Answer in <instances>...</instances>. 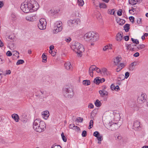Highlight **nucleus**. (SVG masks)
Segmentation results:
<instances>
[{
  "label": "nucleus",
  "instance_id": "nucleus-1",
  "mask_svg": "<svg viewBox=\"0 0 148 148\" xmlns=\"http://www.w3.org/2000/svg\"><path fill=\"white\" fill-rule=\"evenodd\" d=\"M33 128L36 132H41L46 129V124L40 119H37L34 120L33 123Z\"/></svg>",
  "mask_w": 148,
  "mask_h": 148
},
{
  "label": "nucleus",
  "instance_id": "nucleus-2",
  "mask_svg": "<svg viewBox=\"0 0 148 148\" xmlns=\"http://www.w3.org/2000/svg\"><path fill=\"white\" fill-rule=\"evenodd\" d=\"M32 1H29L27 4L22 3L21 6V9L24 12L29 13V12H32L36 10V8H35V6L32 3Z\"/></svg>",
  "mask_w": 148,
  "mask_h": 148
},
{
  "label": "nucleus",
  "instance_id": "nucleus-3",
  "mask_svg": "<svg viewBox=\"0 0 148 148\" xmlns=\"http://www.w3.org/2000/svg\"><path fill=\"white\" fill-rule=\"evenodd\" d=\"M99 34L97 33L90 32L85 34L84 38L86 41L94 42L99 39Z\"/></svg>",
  "mask_w": 148,
  "mask_h": 148
},
{
  "label": "nucleus",
  "instance_id": "nucleus-4",
  "mask_svg": "<svg viewBox=\"0 0 148 148\" xmlns=\"http://www.w3.org/2000/svg\"><path fill=\"white\" fill-rule=\"evenodd\" d=\"M71 48L75 49L78 56H82V53L84 51V47L81 44L77 42H75L72 43Z\"/></svg>",
  "mask_w": 148,
  "mask_h": 148
},
{
  "label": "nucleus",
  "instance_id": "nucleus-5",
  "mask_svg": "<svg viewBox=\"0 0 148 148\" xmlns=\"http://www.w3.org/2000/svg\"><path fill=\"white\" fill-rule=\"evenodd\" d=\"M62 91L64 95L66 97L71 98L74 95L73 87L71 86H67L66 87L63 88Z\"/></svg>",
  "mask_w": 148,
  "mask_h": 148
},
{
  "label": "nucleus",
  "instance_id": "nucleus-6",
  "mask_svg": "<svg viewBox=\"0 0 148 148\" xmlns=\"http://www.w3.org/2000/svg\"><path fill=\"white\" fill-rule=\"evenodd\" d=\"M46 25L47 22L45 19L41 18L40 19L38 26L40 29L43 30L46 29Z\"/></svg>",
  "mask_w": 148,
  "mask_h": 148
},
{
  "label": "nucleus",
  "instance_id": "nucleus-7",
  "mask_svg": "<svg viewBox=\"0 0 148 148\" xmlns=\"http://www.w3.org/2000/svg\"><path fill=\"white\" fill-rule=\"evenodd\" d=\"M140 123V122L138 120H135L134 123L133 129L135 130H140L141 128Z\"/></svg>",
  "mask_w": 148,
  "mask_h": 148
},
{
  "label": "nucleus",
  "instance_id": "nucleus-8",
  "mask_svg": "<svg viewBox=\"0 0 148 148\" xmlns=\"http://www.w3.org/2000/svg\"><path fill=\"white\" fill-rule=\"evenodd\" d=\"M147 98V95L145 94H142L140 97H138L137 99V101L140 102V103H142L144 102L145 101Z\"/></svg>",
  "mask_w": 148,
  "mask_h": 148
},
{
  "label": "nucleus",
  "instance_id": "nucleus-9",
  "mask_svg": "<svg viewBox=\"0 0 148 148\" xmlns=\"http://www.w3.org/2000/svg\"><path fill=\"white\" fill-rule=\"evenodd\" d=\"M109 125L110 126V128L111 130L112 131L116 130L119 127V126L118 125L117 123H113L112 124H110V123L109 124Z\"/></svg>",
  "mask_w": 148,
  "mask_h": 148
},
{
  "label": "nucleus",
  "instance_id": "nucleus-10",
  "mask_svg": "<svg viewBox=\"0 0 148 148\" xmlns=\"http://www.w3.org/2000/svg\"><path fill=\"white\" fill-rule=\"evenodd\" d=\"M37 17L36 15L33 16H27L26 17L27 20L29 21H34L36 20Z\"/></svg>",
  "mask_w": 148,
  "mask_h": 148
},
{
  "label": "nucleus",
  "instance_id": "nucleus-11",
  "mask_svg": "<svg viewBox=\"0 0 148 148\" xmlns=\"http://www.w3.org/2000/svg\"><path fill=\"white\" fill-rule=\"evenodd\" d=\"M64 66L67 70L70 71L72 70L73 67L70 62H66L64 64Z\"/></svg>",
  "mask_w": 148,
  "mask_h": 148
},
{
  "label": "nucleus",
  "instance_id": "nucleus-12",
  "mask_svg": "<svg viewBox=\"0 0 148 148\" xmlns=\"http://www.w3.org/2000/svg\"><path fill=\"white\" fill-rule=\"evenodd\" d=\"M137 65V63L134 61L129 66V70L130 71H132L135 69V66Z\"/></svg>",
  "mask_w": 148,
  "mask_h": 148
},
{
  "label": "nucleus",
  "instance_id": "nucleus-13",
  "mask_svg": "<svg viewBox=\"0 0 148 148\" xmlns=\"http://www.w3.org/2000/svg\"><path fill=\"white\" fill-rule=\"evenodd\" d=\"M123 33L121 32V33H118L116 36V40L117 41H120L123 38Z\"/></svg>",
  "mask_w": 148,
  "mask_h": 148
},
{
  "label": "nucleus",
  "instance_id": "nucleus-14",
  "mask_svg": "<svg viewBox=\"0 0 148 148\" xmlns=\"http://www.w3.org/2000/svg\"><path fill=\"white\" fill-rule=\"evenodd\" d=\"M78 22H80L79 20L78 19H73V20H71L68 22V23L69 26L71 25L72 24L74 23H76V24H77L78 23Z\"/></svg>",
  "mask_w": 148,
  "mask_h": 148
},
{
  "label": "nucleus",
  "instance_id": "nucleus-15",
  "mask_svg": "<svg viewBox=\"0 0 148 148\" xmlns=\"http://www.w3.org/2000/svg\"><path fill=\"white\" fill-rule=\"evenodd\" d=\"M55 29H54L53 31V32L54 34H56L57 33L60 32L62 30V27L60 26L59 27H55Z\"/></svg>",
  "mask_w": 148,
  "mask_h": 148
},
{
  "label": "nucleus",
  "instance_id": "nucleus-16",
  "mask_svg": "<svg viewBox=\"0 0 148 148\" xmlns=\"http://www.w3.org/2000/svg\"><path fill=\"white\" fill-rule=\"evenodd\" d=\"M130 75V73L129 72H126L125 73V76H124L123 75H121V77H123V79H121V80H118V82H120L124 80L125 78L127 79Z\"/></svg>",
  "mask_w": 148,
  "mask_h": 148
},
{
  "label": "nucleus",
  "instance_id": "nucleus-17",
  "mask_svg": "<svg viewBox=\"0 0 148 148\" xmlns=\"http://www.w3.org/2000/svg\"><path fill=\"white\" fill-rule=\"evenodd\" d=\"M42 115L45 119H47L49 116V112L48 111H44L42 113Z\"/></svg>",
  "mask_w": 148,
  "mask_h": 148
},
{
  "label": "nucleus",
  "instance_id": "nucleus-18",
  "mask_svg": "<svg viewBox=\"0 0 148 148\" xmlns=\"http://www.w3.org/2000/svg\"><path fill=\"white\" fill-rule=\"evenodd\" d=\"M12 118L16 122L19 121V117L17 114H14L12 115Z\"/></svg>",
  "mask_w": 148,
  "mask_h": 148
},
{
  "label": "nucleus",
  "instance_id": "nucleus-19",
  "mask_svg": "<svg viewBox=\"0 0 148 148\" xmlns=\"http://www.w3.org/2000/svg\"><path fill=\"white\" fill-rule=\"evenodd\" d=\"M117 22L119 25H123L125 22V21L123 19L119 18L116 19Z\"/></svg>",
  "mask_w": 148,
  "mask_h": 148
},
{
  "label": "nucleus",
  "instance_id": "nucleus-20",
  "mask_svg": "<svg viewBox=\"0 0 148 148\" xmlns=\"http://www.w3.org/2000/svg\"><path fill=\"white\" fill-rule=\"evenodd\" d=\"M99 93L101 97H103L105 95H108V93L106 91H104V92H103L102 91L100 90L99 91Z\"/></svg>",
  "mask_w": 148,
  "mask_h": 148
},
{
  "label": "nucleus",
  "instance_id": "nucleus-21",
  "mask_svg": "<svg viewBox=\"0 0 148 148\" xmlns=\"http://www.w3.org/2000/svg\"><path fill=\"white\" fill-rule=\"evenodd\" d=\"M130 25L128 24H126L123 27L124 30L126 32H128L130 29Z\"/></svg>",
  "mask_w": 148,
  "mask_h": 148
},
{
  "label": "nucleus",
  "instance_id": "nucleus-22",
  "mask_svg": "<svg viewBox=\"0 0 148 148\" xmlns=\"http://www.w3.org/2000/svg\"><path fill=\"white\" fill-rule=\"evenodd\" d=\"M121 58L117 57L114 59V63H115V65H117L118 64V63L121 61Z\"/></svg>",
  "mask_w": 148,
  "mask_h": 148
},
{
  "label": "nucleus",
  "instance_id": "nucleus-23",
  "mask_svg": "<svg viewBox=\"0 0 148 148\" xmlns=\"http://www.w3.org/2000/svg\"><path fill=\"white\" fill-rule=\"evenodd\" d=\"M99 7L101 8H107V5L104 3H99Z\"/></svg>",
  "mask_w": 148,
  "mask_h": 148
},
{
  "label": "nucleus",
  "instance_id": "nucleus-24",
  "mask_svg": "<svg viewBox=\"0 0 148 148\" xmlns=\"http://www.w3.org/2000/svg\"><path fill=\"white\" fill-rule=\"evenodd\" d=\"M95 104L97 107H99L101 106V103L98 99H97L95 102Z\"/></svg>",
  "mask_w": 148,
  "mask_h": 148
},
{
  "label": "nucleus",
  "instance_id": "nucleus-25",
  "mask_svg": "<svg viewBox=\"0 0 148 148\" xmlns=\"http://www.w3.org/2000/svg\"><path fill=\"white\" fill-rule=\"evenodd\" d=\"M100 77H97L94 79V82L97 85H99L100 83Z\"/></svg>",
  "mask_w": 148,
  "mask_h": 148
},
{
  "label": "nucleus",
  "instance_id": "nucleus-26",
  "mask_svg": "<svg viewBox=\"0 0 148 148\" xmlns=\"http://www.w3.org/2000/svg\"><path fill=\"white\" fill-rule=\"evenodd\" d=\"M83 83L85 85L88 86L90 84V82L89 80H85L83 81Z\"/></svg>",
  "mask_w": 148,
  "mask_h": 148
},
{
  "label": "nucleus",
  "instance_id": "nucleus-27",
  "mask_svg": "<svg viewBox=\"0 0 148 148\" xmlns=\"http://www.w3.org/2000/svg\"><path fill=\"white\" fill-rule=\"evenodd\" d=\"M24 63V61L23 60H18L16 63V65H19L21 64H22Z\"/></svg>",
  "mask_w": 148,
  "mask_h": 148
},
{
  "label": "nucleus",
  "instance_id": "nucleus-28",
  "mask_svg": "<svg viewBox=\"0 0 148 148\" xmlns=\"http://www.w3.org/2000/svg\"><path fill=\"white\" fill-rule=\"evenodd\" d=\"M101 72H102L104 75H108V72L107 71V69L105 68L102 69Z\"/></svg>",
  "mask_w": 148,
  "mask_h": 148
},
{
  "label": "nucleus",
  "instance_id": "nucleus-29",
  "mask_svg": "<svg viewBox=\"0 0 148 148\" xmlns=\"http://www.w3.org/2000/svg\"><path fill=\"white\" fill-rule=\"evenodd\" d=\"M131 40L133 43L136 44V45L138 44L139 42L138 40L137 39H135L133 38H131Z\"/></svg>",
  "mask_w": 148,
  "mask_h": 148
},
{
  "label": "nucleus",
  "instance_id": "nucleus-30",
  "mask_svg": "<svg viewBox=\"0 0 148 148\" xmlns=\"http://www.w3.org/2000/svg\"><path fill=\"white\" fill-rule=\"evenodd\" d=\"M77 2L79 5L82 6L84 4V2L83 0H78Z\"/></svg>",
  "mask_w": 148,
  "mask_h": 148
},
{
  "label": "nucleus",
  "instance_id": "nucleus-31",
  "mask_svg": "<svg viewBox=\"0 0 148 148\" xmlns=\"http://www.w3.org/2000/svg\"><path fill=\"white\" fill-rule=\"evenodd\" d=\"M145 47V46L143 44H140L138 46V47H137L138 49H143Z\"/></svg>",
  "mask_w": 148,
  "mask_h": 148
},
{
  "label": "nucleus",
  "instance_id": "nucleus-32",
  "mask_svg": "<svg viewBox=\"0 0 148 148\" xmlns=\"http://www.w3.org/2000/svg\"><path fill=\"white\" fill-rule=\"evenodd\" d=\"M89 126L88 128L89 129H90L91 128L93 127V120H90V122H89Z\"/></svg>",
  "mask_w": 148,
  "mask_h": 148
},
{
  "label": "nucleus",
  "instance_id": "nucleus-33",
  "mask_svg": "<svg viewBox=\"0 0 148 148\" xmlns=\"http://www.w3.org/2000/svg\"><path fill=\"white\" fill-rule=\"evenodd\" d=\"M61 136L63 141L64 142H66L67 141V139L64 135L63 132H62V133L61 134Z\"/></svg>",
  "mask_w": 148,
  "mask_h": 148
},
{
  "label": "nucleus",
  "instance_id": "nucleus-34",
  "mask_svg": "<svg viewBox=\"0 0 148 148\" xmlns=\"http://www.w3.org/2000/svg\"><path fill=\"white\" fill-rule=\"evenodd\" d=\"M97 67L94 65H92L89 68L90 70H91L92 71H96Z\"/></svg>",
  "mask_w": 148,
  "mask_h": 148
},
{
  "label": "nucleus",
  "instance_id": "nucleus-35",
  "mask_svg": "<svg viewBox=\"0 0 148 148\" xmlns=\"http://www.w3.org/2000/svg\"><path fill=\"white\" fill-rule=\"evenodd\" d=\"M42 58V59L45 61L44 62H47V56L44 53H43Z\"/></svg>",
  "mask_w": 148,
  "mask_h": 148
},
{
  "label": "nucleus",
  "instance_id": "nucleus-36",
  "mask_svg": "<svg viewBox=\"0 0 148 148\" xmlns=\"http://www.w3.org/2000/svg\"><path fill=\"white\" fill-rule=\"evenodd\" d=\"M114 9L112 10H108V13L111 15H114L115 13V11H113V10H114Z\"/></svg>",
  "mask_w": 148,
  "mask_h": 148
},
{
  "label": "nucleus",
  "instance_id": "nucleus-37",
  "mask_svg": "<svg viewBox=\"0 0 148 148\" xmlns=\"http://www.w3.org/2000/svg\"><path fill=\"white\" fill-rule=\"evenodd\" d=\"M93 135L94 136L97 137L98 136H99V135H100V134L99 133L98 131H95Z\"/></svg>",
  "mask_w": 148,
  "mask_h": 148
},
{
  "label": "nucleus",
  "instance_id": "nucleus-38",
  "mask_svg": "<svg viewBox=\"0 0 148 148\" xmlns=\"http://www.w3.org/2000/svg\"><path fill=\"white\" fill-rule=\"evenodd\" d=\"M51 148H62L61 146L58 145H56L55 144H54L51 147Z\"/></svg>",
  "mask_w": 148,
  "mask_h": 148
},
{
  "label": "nucleus",
  "instance_id": "nucleus-39",
  "mask_svg": "<svg viewBox=\"0 0 148 148\" xmlns=\"http://www.w3.org/2000/svg\"><path fill=\"white\" fill-rule=\"evenodd\" d=\"M130 21L133 23L134 22V18L133 16H130L129 17Z\"/></svg>",
  "mask_w": 148,
  "mask_h": 148
},
{
  "label": "nucleus",
  "instance_id": "nucleus-40",
  "mask_svg": "<svg viewBox=\"0 0 148 148\" xmlns=\"http://www.w3.org/2000/svg\"><path fill=\"white\" fill-rule=\"evenodd\" d=\"M82 135L83 137H85L87 135V132L85 130L83 131L82 134Z\"/></svg>",
  "mask_w": 148,
  "mask_h": 148
},
{
  "label": "nucleus",
  "instance_id": "nucleus-41",
  "mask_svg": "<svg viewBox=\"0 0 148 148\" xmlns=\"http://www.w3.org/2000/svg\"><path fill=\"white\" fill-rule=\"evenodd\" d=\"M117 15L119 16H121L122 15V10L119 9L117 12Z\"/></svg>",
  "mask_w": 148,
  "mask_h": 148
},
{
  "label": "nucleus",
  "instance_id": "nucleus-42",
  "mask_svg": "<svg viewBox=\"0 0 148 148\" xmlns=\"http://www.w3.org/2000/svg\"><path fill=\"white\" fill-rule=\"evenodd\" d=\"M97 140L99 141H101L103 140L102 136L100 135L96 137Z\"/></svg>",
  "mask_w": 148,
  "mask_h": 148
},
{
  "label": "nucleus",
  "instance_id": "nucleus-43",
  "mask_svg": "<svg viewBox=\"0 0 148 148\" xmlns=\"http://www.w3.org/2000/svg\"><path fill=\"white\" fill-rule=\"evenodd\" d=\"M62 23L61 21L57 22L56 23V27H59L60 26H61V24Z\"/></svg>",
  "mask_w": 148,
  "mask_h": 148
},
{
  "label": "nucleus",
  "instance_id": "nucleus-44",
  "mask_svg": "<svg viewBox=\"0 0 148 148\" xmlns=\"http://www.w3.org/2000/svg\"><path fill=\"white\" fill-rule=\"evenodd\" d=\"M78 118L80 119V120L79 119H77L76 121L77 122H82L83 121V118L81 117H79Z\"/></svg>",
  "mask_w": 148,
  "mask_h": 148
},
{
  "label": "nucleus",
  "instance_id": "nucleus-45",
  "mask_svg": "<svg viewBox=\"0 0 148 148\" xmlns=\"http://www.w3.org/2000/svg\"><path fill=\"white\" fill-rule=\"evenodd\" d=\"M6 55L8 56H10L12 55V53L10 51H8L6 53Z\"/></svg>",
  "mask_w": 148,
  "mask_h": 148
},
{
  "label": "nucleus",
  "instance_id": "nucleus-46",
  "mask_svg": "<svg viewBox=\"0 0 148 148\" xmlns=\"http://www.w3.org/2000/svg\"><path fill=\"white\" fill-rule=\"evenodd\" d=\"M75 126L74 124H71L69 125V127L70 128L73 129V128H75Z\"/></svg>",
  "mask_w": 148,
  "mask_h": 148
},
{
  "label": "nucleus",
  "instance_id": "nucleus-47",
  "mask_svg": "<svg viewBox=\"0 0 148 148\" xmlns=\"http://www.w3.org/2000/svg\"><path fill=\"white\" fill-rule=\"evenodd\" d=\"M125 40L126 41H127L129 40V36H125L124 37Z\"/></svg>",
  "mask_w": 148,
  "mask_h": 148
},
{
  "label": "nucleus",
  "instance_id": "nucleus-48",
  "mask_svg": "<svg viewBox=\"0 0 148 148\" xmlns=\"http://www.w3.org/2000/svg\"><path fill=\"white\" fill-rule=\"evenodd\" d=\"M89 73L90 75L92 77L93 76V71H92L91 70H90L89 69Z\"/></svg>",
  "mask_w": 148,
  "mask_h": 148
},
{
  "label": "nucleus",
  "instance_id": "nucleus-49",
  "mask_svg": "<svg viewBox=\"0 0 148 148\" xmlns=\"http://www.w3.org/2000/svg\"><path fill=\"white\" fill-rule=\"evenodd\" d=\"M8 38L9 39H10L11 41H14V37H13V38H12V37H11V36H9L8 37Z\"/></svg>",
  "mask_w": 148,
  "mask_h": 148
},
{
  "label": "nucleus",
  "instance_id": "nucleus-50",
  "mask_svg": "<svg viewBox=\"0 0 148 148\" xmlns=\"http://www.w3.org/2000/svg\"><path fill=\"white\" fill-rule=\"evenodd\" d=\"M49 53L51 54V55L53 56H54L56 55V53L53 52V50L49 51Z\"/></svg>",
  "mask_w": 148,
  "mask_h": 148
},
{
  "label": "nucleus",
  "instance_id": "nucleus-51",
  "mask_svg": "<svg viewBox=\"0 0 148 148\" xmlns=\"http://www.w3.org/2000/svg\"><path fill=\"white\" fill-rule=\"evenodd\" d=\"M114 90L117 91H119L120 90L119 86L118 85H117L116 86H115Z\"/></svg>",
  "mask_w": 148,
  "mask_h": 148
},
{
  "label": "nucleus",
  "instance_id": "nucleus-52",
  "mask_svg": "<svg viewBox=\"0 0 148 148\" xmlns=\"http://www.w3.org/2000/svg\"><path fill=\"white\" fill-rule=\"evenodd\" d=\"M141 19L140 18H139L137 20V23L138 24H140L141 23Z\"/></svg>",
  "mask_w": 148,
  "mask_h": 148
},
{
  "label": "nucleus",
  "instance_id": "nucleus-53",
  "mask_svg": "<svg viewBox=\"0 0 148 148\" xmlns=\"http://www.w3.org/2000/svg\"><path fill=\"white\" fill-rule=\"evenodd\" d=\"M139 55L140 54L139 53L136 52L134 54L133 56L135 57H138L139 56Z\"/></svg>",
  "mask_w": 148,
  "mask_h": 148
},
{
  "label": "nucleus",
  "instance_id": "nucleus-54",
  "mask_svg": "<svg viewBox=\"0 0 148 148\" xmlns=\"http://www.w3.org/2000/svg\"><path fill=\"white\" fill-rule=\"evenodd\" d=\"M88 107L90 108H94V105L90 103Z\"/></svg>",
  "mask_w": 148,
  "mask_h": 148
},
{
  "label": "nucleus",
  "instance_id": "nucleus-55",
  "mask_svg": "<svg viewBox=\"0 0 148 148\" xmlns=\"http://www.w3.org/2000/svg\"><path fill=\"white\" fill-rule=\"evenodd\" d=\"M110 88L112 90L115 89V86L113 84H112L110 86Z\"/></svg>",
  "mask_w": 148,
  "mask_h": 148
},
{
  "label": "nucleus",
  "instance_id": "nucleus-56",
  "mask_svg": "<svg viewBox=\"0 0 148 148\" xmlns=\"http://www.w3.org/2000/svg\"><path fill=\"white\" fill-rule=\"evenodd\" d=\"M71 40V39L69 37L68 38H66L65 39V40L67 42H70Z\"/></svg>",
  "mask_w": 148,
  "mask_h": 148
},
{
  "label": "nucleus",
  "instance_id": "nucleus-57",
  "mask_svg": "<svg viewBox=\"0 0 148 148\" xmlns=\"http://www.w3.org/2000/svg\"><path fill=\"white\" fill-rule=\"evenodd\" d=\"M74 130H76L77 131H78L80 130V129L79 127L77 126H75V128H73Z\"/></svg>",
  "mask_w": 148,
  "mask_h": 148
},
{
  "label": "nucleus",
  "instance_id": "nucleus-58",
  "mask_svg": "<svg viewBox=\"0 0 148 148\" xmlns=\"http://www.w3.org/2000/svg\"><path fill=\"white\" fill-rule=\"evenodd\" d=\"M96 71L98 73H101V70L99 68L97 67L96 68Z\"/></svg>",
  "mask_w": 148,
  "mask_h": 148
},
{
  "label": "nucleus",
  "instance_id": "nucleus-59",
  "mask_svg": "<svg viewBox=\"0 0 148 148\" xmlns=\"http://www.w3.org/2000/svg\"><path fill=\"white\" fill-rule=\"evenodd\" d=\"M130 47H134L136 46V45H135L133 44V43H131L130 44Z\"/></svg>",
  "mask_w": 148,
  "mask_h": 148
},
{
  "label": "nucleus",
  "instance_id": "nucleus-60",
  "mask_svg": "<svg viewBox=\"0 0 148 148\" xmlns=\"http://www.w3.org/2000/svg\"><path fill=\"white\" fill-rule=\"evenodd\" d=\"M134 2V0H129V3L130 4L133 5V3Z\"/></svg>",
  "mask_w": 148,
  "mask_h": 148
},
{
  "label": "nucleus",
  "instance_id": "nucleus-61",
  "mask_svg": "<svg viewBox=\"0 0 148 148\" xmlns=\"http://www.w3.org/2000/svg\"><path fill=\"white\" fill-rule=\"evenodd\" d=\"M119 67L118 68H117L116 69V71L117 72H119L120 70L122 69V67L120 68L119 67V65L118 66Z\"/></svg>",
  "mask_w": 148,
  "mask_h": 148
},
{
  "label": "nucleus",
  "instance_id": "nucleus-62",
  "mask_svg": "<svg viewBox=\"0 0 148 148\" xmlns=\"http://www.w3.org/2000/svg\"><path fill=\"white\" fill-rule=\"evenodd\" d=\"M126 49L127 50H128L129 49H130V45L128 44H126Z\"/></svg>",
  "mask_w": 148,
  "mask_h": 148
},
{
  "label": "nucleus",
  "instance_id": "nucleus-63",
  "mask_svg": "<svg viewBox=\"0 0 148 148\" xmlns=\"http://www.w3.org/2000/svg\"><path fill=\"white\" fill-rule=\"evenodd\" d=\"M105 81V79L104 78H102V79H100V83H102L103 82H104Z\"/></svg>",
  "mask_w": 148,
  "mask_h": 148
},
{
  "label": "nucleus",
  "instance_id": "nucleus-64",
  "mask_svg": "<svg viewBox=\"0 0 148 148\" xmlns=\"http://www.w3.org/2000/svg\"><path fill=\"white\" fill-rule=\"evenodd\" d=\"M108 46H105L104 47L103 49V50L104 51H106L107 49H108Z\"/></svg>",
  "mask_w": 148,
  "mask_h": 148
}]
</instances>
